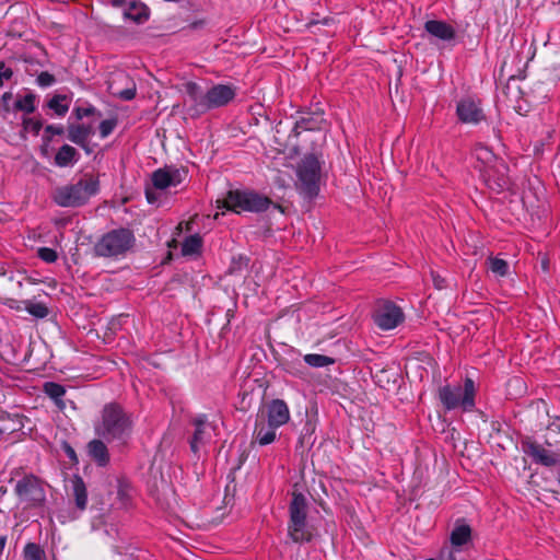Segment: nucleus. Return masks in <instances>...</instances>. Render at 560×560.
I'll return each instance as SVG.
<instances>
[{
  "label": "nucleus",
  "mask_w": 560,
  "mask_h": 560,
  "mask_svg": "<svg viewBox=\"0 0 560 560\" xmlns=\"http://www.w3.org/2000/svg\"><path fill=\"white\" fill-rule=\"evenodd\" d=\"M278 427H272L268 421H266L264 416H260L256 420V427L254 431V435L256 441L260 445H268L271 444L277 436Z\"/></svg>",
  "instance_id": "nucleus-18"
},
{
  "label": "nucleus",
  "mask_w": 560,
  "mask_h": 560,
  "mask_svg": "<svg viewBox=\"0 0 560 560\" xmlns=\"http://www.w3.org/2000/svg\"><path fill=\"white\" fill-rule=\"evenodd\" d=\"M108 92L122 101H131L136 96L137 86L133 80L125 72H118L108 81Z\"/></svg>",
  "instance_id": "nucleus-12"
},
{
  "label": "nucleus",
  "mask_w": 560,
  "mask_h": 560,
  "mask_svg": "<svg viewBox=\"0 0 560 560\" xmlns=\"http://www.w3.org/2000/svg\"><path fill=\"white\" fill-rule=\"evenodd\" d=\"M68 455H69L70 457H74V455H75V454H74V451H73L72 448H69V451H68Z\"/></svg>",
  "instance_id": "nucleus-49"
},
{
  "label": "nucleus",
  "mask_w": 560,
  "mask_h": 560,
  "mask_svg": "<svg viewBox=\"0 0 560 560\" xmlns=\"http://www.w3.org/2000/svg\"><path fill=\"white\" fill-rule=\"evenodd\" d=\"M218 208H225L235 213L260 212L268 209L270 200L256 192L231 190L222 201L218 200Z\"/></svg>",
  "instance_id": "nucleus-6"
},
{
  "label": "nucleus",
  "mask_w": 560,
  "mask_h": 560,
  "mask_svg": "<svg viewBox=\"0 0 560 560\" xmlns=\"http://www.w3.org/2000/svg\"><path fill=\"white\" fill-rule=\"evenodd\" d=\"M185 91L191 116H200L211 109L223 107L236 95L235 89L228 84H215L205 92L197 83L187 82Z\"/></svg>",
  "instance_id": "nucleus-1"
},
{
  "label": "nucleus",
  "mask_w": 560,
  "mask_h": 560,
  "mask_svg": "<svg viewBox=\"0 0 560 560\" xmlns=\"http://www.w3.org/2000/svg\"><path fill=\"white\" fill-rule=\"evenodd\" d=\"M54 82V77L47 72H42L39 75H38V83L42 85V86H48L50 85L51 83Z\"/></svg>",
  "instance_id": "nucleus-41"
},
{
  "label": "nucleus",
  "mask_w": 560,
  "mask_h": 560,
  "mask_svg": "<svg viewBox=\"0 0 560 560\" xmlns=\"http://www.w3.org/2000/svg\"><path fill=\"white\" fill-rule=\"evenodd\" d=\"M424 28L429 34L442 40H451L455 37L454 28L443 21H428Z\"/></svg>",
  "instance_id": "nucleus-21"
},
{
  "label": "nucleus",
  "mask_w": 560,
  "mask_h": 560,
  "mask_svg": "<svg viewBox=\"0 0 560 560\" xmlns=\"http://www.w3.org/2000/svg\"><path fill=\"white\" fill-rule=\"evenodd\" d=\"M12 98V93L11 92H5L3 95H2V102L5 104L9 100Z\"/></svg>",
  "instance_id": "nucleus-46"
},
{
  "label": "nucleus",
  "mask_w": 560,
  "mask_h": 560,
  "mask_svg": "<svg viewBox=\"0 0 560 560\" xmlns=\"http://www.w3.org/2000/svg\"><path fill=\"white\" fill-rule=\"evenodd\" d=\"M304 361L312 368H324L335 362L332 358L318 353L305 354Z\"/></svg>",
  "instance_id": "nucleus-33"
},
{
  "label": "nucleus",
  "mask_w": 560,
  "mask_h": 560,
  "mask_svg": "<svg viewBox=\"0 0 560 560\" xmlns=\"http://www.w3.org/2000/svg\"><path fill=\"white\" fill-rule=\"evenodd\" d=\"M475 383L467 377L464 385H445L439 389V398L447 410L460 408L463 411H471L475 408Z\"/></svg>",
  "instance_id": "nucleus-4"
},
{
  "label": "nucleus",
  "mask_w": 560,
  "mask_h": 560,
  "mask_svg": "<svg viewBox=\"0 0 560 560\" xmlns=\"http://www.w3.org/2000/svg\"><path fill=\"white\" fill-rule=\"evenodd\" d=\"M95 112V108L90 106V107H84V108H77L75 109V113H77V117L79 119L83 118V117H86V116H90L92 115L93 113Z\"/></svg>",
  "instance_id": "nucleus-42"
},
{
  "label": "nucleus",
  "mask_w": 560,
  "mask_h": 560,
  "mask_svg": "<svg viewBox=\"0 0 560 560\" xmlns=\"http://www.w3.org/2000/svg\"><path fill=\"white\" fill-rule=\"evenodd\" d=\"M522 451L529 456L534 463L546 467H560V442L548 447L537 443L530 438L521 442Z\"/></svg>",
  "instance_id": "nucleus-8"
},
{
  "label": "nucleus",
  "mask_w": 560,
  "mask_h": 560,
  "mask_svg": "<svg viewBox=\"0 0 560 560\" xmlns=\"http://www.w3.org/2000/svg\"><path fill=\"white\" fill-rule=\"evenodd\" d=\"M266 421L272 427H282L290 420V409L282 399H273L267 406Z\"/></svg>",
  "instance_id": "nucleus-15"
},
{
  "label": "nucleus",
  "mask_w": 560,
  "mask_h": 560,
  "mask_svg": "<svg viewBox=\"0 0 560 560\" xmlns=\"http://www.w3.org/2000/svg\"><path fill=\"white\" fill-rule=\"evenodd\" d=\"M471 537V528L465 523H456L451 533L452 547H460L467 544Z\"/></svg>",
  "instance_id": "nucleus-28"
},
{
  "label": "nucleus",
  "mask_w": 560,
  "mask_h": 560,
  "mask_svg": "<svg viewBox=\"0 0 560 560\" xmlns=\"http://www.w3.org/2000/svg\"><path fill=\"white\" fill-rule=\"evenodd\" d=\"M21 304H23V303L19 302L16 305H11L10 307L14 308L16 311H22V310H24V306L22 307Z\"/></svg>",
  "instance_id": "nucleus-47"
},
{
  "label": "nucleus",
  "mask_w": 560,
  "mask_h": 560,
  "mask_svg": "<svg viewBox=\"0 0 560 560\" xmlns=\"http://www.w3.org/2000/svg\"><path fill=\"white\" fill-rule=\"evenodd\" d=\"M15 492L21 500L31 505H37L45 500V493L39 480L32 475L25 476L16 482Z\"/></svg>",
  "instance_id": "nucleus-10"
},
{
  "label": "nucleus",
  "mask_w": 560,
  "mask_h": 560,
  "mask_svg": "<svg viewBox=\"0 0 560 560\" xmlns=\"http://www.w3.org/2000/svg\"><path fill=\"white\" fill-rule=\"evenodd\" d=\"M132 419L116 404L103 408L100 423L95 427L96 434L107 441L122 439L129 435Z\"/></svg>",
  "instance_id": "nucleus-3"
},
{
  "label": "nucleus",
  "mask_w": 560,
  "mask_h": 560,
  "mask_svg": "<svg viewBox=\"0 0 560 560\" xmlns=\"http://www.w3.org/2000/svg\"><path fill=\"white\" fill-rule=\"evenodd\" d=\"M5 540H7V538L4 536L0 537V549H2L4 547Z\"/></svg>",
  "instance_id": "nucleus-48"
},
{
  "label": "nucleus",
  "mask_w": 560,
  "mask_h": 560,
  "mask_svg": "<svg viewBox=\"0 0 560 560\" xmlns=\"http://www.w3.org/2000/svg\"><path fill=\"white\" fill-rule=\"evenodd\" d=\"M508 166L501 162L488 170L481 176L486 185L495 192H502L510 187V178L506 175Z\"/></svg>",
  "instance_id": "nucleus-13"
},
{
  "label": "nucleus",
  "mask_w": 560,
  "mask_h": 560,
  "mask_svg": "<svg viewBox=\"0 0 560 560\" xmlns=\"http://www.w3.org/2000/svg\"><path fill=\"white\" fill-rule=\"evenodd\" d=\"M44 393L54 400L55 405L58 409L63 410L66 408V402L62 399L66 394V388L61 384L55 382H46L44 384Z\"/></svg>",
  "instance_id": "nucleus-25"
},
{
  "label": "nucleus",
  "mask_w": 560,
  "mask_h": 560,
  "mask_svg": "<svg viewBox=\"0 0 560 560\" xmlns=\"http://www.w3.org/2000/svg\"><path fill=\"white\" fill-rule=\"evenodd\" d=\"M488 268L497 277H504L509 272L508 262L498 257H490L488 259Z\"/></svg>",
  "instance_id": "nucleus-34"
},
{
  "label": "nucleus",
  "mask_w": 560,
  "mask_h": 560,
  "mask_svg": "<svg viewBox=\"0 0 560 560\" xmlns=\"http://www.w3.org/2000/svg\"><path fill=\"white\" fill-rule=\"evenodd\" d=\"M436 287L440 288V289L442 288L441 281H438Z\"/></svg>",
  "instance_id": "nucleus-51"
},
{
  "label": "nucleus",
  "mask_w": 560,
  "mask_h": 560,
  "mask_svg": "<svg viewBox=\"0 0 560 560\" xmlns=\"http://www.w3.org/2000/svg\"><path fill=\"white\" fill-rule=\"evenodd\" d=\"M22 303L24 310L35 318H45L49 314L48 307L42 302L25 300Z\"/></svg>",
  "instance_id": "nucleus-31"
},
{
  "label": "nucleus",
  "mask_w": 560,
  "mask_h": 560,
  "mask_svg": "<svg viewBox=\"0 0 560 560\" xmlns=\"http://www.w3.org/2000/svg\"><path fill=\"white\" fill-rule=\"evenodd\" d=\"M373 319L380 329L390 330L404 322L405 315L399 306L387 301L377 306Z\"/></svg>",
  "instance_id": "nucleus-9"
},
{
  "label": "nucleus",
  "mask_w": 560,
  "mask_h": 560,
  "mask_svg": "<svg viewBox=\"0 0 560 560\" xmlns=\"http://www.w3.org/2000/svg\"><path fill=\"white\" fill-rule=\"evenodd\" d=\"M288 533L294 542H308L314 536L313 527L308 525L307 521L289 523Z\"/></svg>",
  "instance_id": "nucleus-20"
},
{
  "label": "nucleus",
  "mask_w": 560,
  "mask_h": 560,
  "mask_svg": "<svg viewBox=\"0 0 560 560\" xmlns=\"http://www.w3.org/2000/svg\"><path fill=\"white\" fill-rule=\"evenodd\" d=\"M79 152L69 144H63L55 155V164L59 167L72 166L79 161Z\"/></svg>",
  "instance_id": "nucleus-23"
},
{
  "label": "nucleus",
  "mask_w": 560,
  "mask_h": 560,
  "mask_svg": "<svg viewBox=\"0 0 560 560\" xmlns=\"http://www.w3.org/2000/svg\"><path fill=\"white\" fill-rule=\"evenodd\" d=\"M149 16V8L140 1H130L124 11L125 19L131 20L138 24L147 22Z\"/></svg>",
  "instance_id": "nucleus-22"
},
{
  "label": "nucleus",
  "mask_w": 560,
  "mask_h": 560,
  "mask_svg": "<svg viewBox=\"0 0 560 560\" xmlns=\"http://www.w3.org/2000/svg\"><path fill=\"white\" fill-rule=\"evenodd\" d=\"M36 95L34 93H27L23 97H18L14 103V109L23 112L25 114H32L36 109Z\"/></svg>",
  "instance_id": "nucleus-30"
},
{
  "label": "nucleus",
  "mask_w": 560,
  "mask_h": 560,
  "mask_svg": "<svg viewBox=\"0 0 560 560\" xmlns=\"http://www.w3.org/2000/svg\"><path fill=\"white\" fill-rule=\"evenodd\" d=\"M46 132H48L50 135H62L63 127L60 125H49L46 127Z\"/></svg>",
  "instance_id": "nucleus-43"
},
{
  "label": "nucleus",
  "mask_w": 560,
  "mask_h": 560,
  "mask_svg": "<svg viewBox=\"0 0 560 560\" xmlns=\"http://www.w3.org/2000/svg\"><path fill=\"white\" fill-rule=\"evenodd\" d=\"M72 493L75 500V505L80 511H84L88 504V492L83 479L74 476L71 479Z\"/></svg>",
  "instance_id": "nucleus-24"
},
{
  "label": "nucleus",
  "mask_w": 560,
  "mask_h": 560,
  "mask_svg": "<svg viewBox=\"0 0 560 560\" xmlns=\"http://www.w3.org/2000/svg\"><path fill=\"white\" fill-rule=\"evenodd\" d=\"M48 107L58 116H65L69 109V103L65 95H56L48 102Z\"/></svg>",
  "instance_id": "nucleus-35"
},
{
  "label": "nucleus",
  "mask_w": 560,
  "mask_h": 560,
  "mask_svg": "<svg viewBox=\"0 0 560 560\" xmlns=\"http://www.w3.org/2000/svg\"><path fill=\"white\" fill-rule=\"evenodd\" d=\"M24 560H46L45 550L35 542H28L23 549Z\"/></svg>",
  "instance_id": "nucleus-32"
},
{
  "label": "nucleus",
  "mask_w": 560,
  "mask_h": 560,
  "mask_svg": "<svg viewBox=\"0 0 560 560\" xmlns=\"http://www.w3.org/2000/svg\"><path fill=\"white\" fill-rule=\"evenodd\" d=\"M436 287L440 288V289L442 288L441 281H438Z\"/></svg>",
  "instance_id": "nucleus-50"
},
{
  "label": "nucleus",
  "mask_w": 560,
  "mask_h": 560,
  "mask_svg": "<svg viewBox=\"0 0 560 560\" xmlns=\"http://www.w3.org/2000/svg\"><path fill=\"white\" fill-rule=\"evenodd\" d=\"M474 158L476 160L475 167L480 172L481 176L488 170L493 168L494 165L501 163L492 150L483 144H477L474 149Z\"/></svg>",
  "instance_id": "nucleus-17"
},
{
  "label": "nucleus",
  "mask_w": 560,
  "mask_h": 560,
  "mask_svg": "<svg viewBox=\"0 0 560 560\" xmlns=\"http://www.w3.org/2000/svg\"><path fill=\"white\" fill-rule=\"evenodd\" d=\"M145 196H147V199L150 203H153L155 201V197L153 196V194L148 189L147 192H145Z\"/></svg>",
  "instance_id": "nucleus-45"
},
{
  "label": "nucleus",
  "mask_w": 560,
  "mask_h": 560,
  "mask_svg": "<svg viewBox=\"0 0 560 560\" xmlns=\"http://www.w3.org/2000/svg\"><path fill=\"white\" fill-rule=\"evenodd\" d=\"M98 190V177L93 174H85L75 183L57 187L52 192V200L60 207H80L95 196Z\"/></svg>",
  "instance_id": "nucleus-2"
},
{
  "label": "nucleus",
  "mask_w": 560,
  "mask_h": 560,
  "mask_svg": "<svg viewBox=\"0 0 560 560\" xmlns=\"http://www.w3.org/2000/svg\"><path fill=\"white\" fill-rule=\"evenodd\" d=\"M456 114L463 124L477 125L486 118L480 101L470 96L464 97L457 103Z\"/></svg>",
  "instance_id": "nucleus-11"
},
{
  "label": "nucleus",
  "mask_w": 560,
  "mask_h": 560,
  "mask_svg": "<svg viewBox=\"0 0 560 560\" xmlns=\"http://www.w3.org/2000/svg\"><path fill=\"white\" fill-rule=\"evenodd\" d=\"M202 247V238L198 234L190 235L185 238L182 244V254L184 256H192L200 253Z\"/></svg>",
  "instance_id": "nucleus-29"
},
{
  "label": "nucleus",
  "mask_w": 560,
  "mask_h": 560,
  "mask_svg": "<svg viewBox=\"0 0 560 560\" xmlns=\"http://www.w3.org/2000/svg\"><path fill=\"white\" fill-rule=\"evenodd\" d=\"M38 257L45 262H55L58 258L57 252L49 247H40L37 250Z\"/></svg>",
  "instance_id": "nucleus-37"
},
{
  "label": "nucleus",
  "mask_w": 560,
  "mask_h": 560,
  "mask_svg": "<svg viewBox=\"0 0 560 560\" xmlns=\"http://www.w3.org/2000/svg\"><path fill=\"white\" fill-rule=\"evenodd\" d=\"M13 71L11 68L5 67L4 62H0V88L3 86L4 81L12 78Z\"/></svg>",
  "instance_id": "nucleus-40"
},
{
  "label": "nucleus",
  "mask_w": 560,
  "mask_h": 560,
  "mask_svg": "<svg viewBox=\"0 0 560 560\" xmlns=\"http://www.w3.org/2000/svg\"><path fill=\"white\" fill-rule=\"evenodd\" d=\"M117 120L115 118L105 119L100 124V135L102 138L108 137L115 129Z\"/></svg>",
  "instance_id": "nucleus-36"
},
{
  "label": "nucleus",
  "mask_w": 560,
  "mask_h": 560,
  "mask_svg": "<svg viewBox=\"0 0 560 560\" xmlns=\"http://www.w3.org/2000/svg\"><path fill=\"white\" fill-rule=\"evenodd\" d=\"M23 126L25 130H32L35 133H37L42 128L40 121L34 118H24Z\"/></svg>",
  "instance_id": "nucleus-39"
},
{
  "label": "nucleus",
  "mask_w": 560,
  "mask_h": 560,
  "mask_svg": "<svg viewBox=\"0 0 560 560\" xmlns=\"http://www.w3.org/2000/svg\"><path fill=\"white\" fill-rule=\"evenodd\" d=\"M89 455L100 466H105L109 460L106 445L100 440H93L88 445Z\"/></svg>",
  "instance_id": "nucleus-26"
},
{
  "label": "nucleus",
  "mask_w": 560,
  "mask_h": 560,
  "mask_svg": "<svg viewBox=\"0 0 560 560\" xmlns=\"http://www.w3.org/2000/svg\"><path fill=\"white\" fill-rule=\"evenodd\" d=\"M91 133L92 129L90 126L74 125L69 127L68 139L82 148H86V142Z\"/></svg>",
  "instance_id": "nucleus-27"
},
{
  "label": "nucleus",
  "mask_w": 560,
  "mask_h": 560,
  "mask_svg": "<svg viewBox=\"0 0 560 560\" xmlns=\"http://www.w3.org/2000/svg\"><path fill=\"white\" fill-rule=\"evenodd\" d=\"M296 189L303 196L313 198L319 191L320 163L314 154L305 155L296 168Z\"/></svg>",
  "instance_id": "nucleus-7"
},
{
  "label": "nucleus",
  "mask_w": 560,
  "mask_h": 560,
  "mask_svg": "<svg viewBox=\"0 0 560 560\" xmlns=\"http://www.w3.org/2000/svg\"><path fill=\"white\" fill-rule=\"evenodd\" d=\"M195 432L190 441L191 451L197 454L200 447L210 442L213 429L207 422L206 416H198L194 420Z\"/></svg>",
  "instance_id": "nucleus-14"
},
{
  "label": "nucleus",
  "mask_w": 560,
  "mask_h": 560,
  "mask_svg": "<svg viewBox=\"0 0 560 560\" xmlns=\"http://www.w3.org/2000/svg\"><path fill=\"white\" fill-rule=\"evenodd\" d=\"M289 523H299L306 521L307 501L304 494L294 492L289 506Z\"/></svg>",
  "instance_id": "nucleus-19"
},
{
  "label": "nucleus",
  "mask_w": 560,
  "mask_h": 560,
  "mask_svg": "<svg viewBox=\"0 0 560 560\" xmlns=\"http://www.w3.org/2000/svg\"><path fill=\"white\" fill-rule=\"evenodd\" d=\"M183 178V173L177 168H159L152 174L153 186L161 190L177 186Z\"/></svg>",
  "instance_id": "nucleus-16"
},
{
  "label": "nucleus",
  "mask_w": 560,
  "mask_h": 560,
  "mask_svg": "<svg viewBox=\"0 0 560 560\" xmlns=\"http://www.w3.org/2000/svg\"><path fill=\"white\" fill-rule=\"evenodd\" d=\"M458 552L455 547H445L440 552V560H457Z\"/></svg>",
  "instance_id": "nucleus-38"
},
{
  "label": "nucleus",
  "mask_w": 560,
  "mask_h": 560,
  "mask_svg": "<svg viewBox=\"0 0 560 560\" xmlns=\"http://www.w3.org/2000/svg\"><path fill=\"white\" fill-rule=\"evenodd\" d=\"M103 4L112 5L114 8H119L124 3H126L127 0H100Z\"/></svg>",
  "instance_id": "nucleus-44"
},
{
  "label": "nucleus",
  "mask_w": 560,
  "mask_h": 560,
  "mask_svg": "<svg viewBox=\"0 0 560 560\" xmlns=\"http://www.w3.org/2000/svg\"><path fill=\"white\" fill-rule=\"evenodd\" d=\"M133 244V233L128 229H118L104 234L95 244L94 250L101 257H119L125 255Z\"/></svg>",
  "instance_id": "nucleus-5"
}]
</instances>
